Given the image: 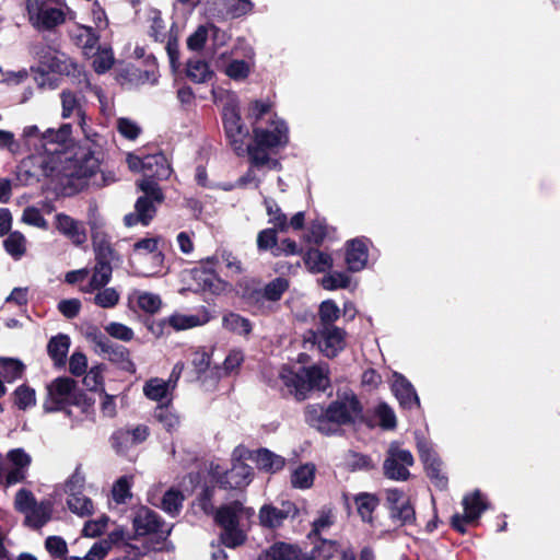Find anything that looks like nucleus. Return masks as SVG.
I'll use <instances>...</instances> for the list:
<instances>
[{
  "label": "nucleus",
  "mask_w": 560,
  "mask_h": 560,
  "mask_svg": "<svg viewBox=\"0 0 560 560\" xmlns=\"http://www.w3.org/2000/svg\"><path fill=\"white\" fill-rule=\"evenodd\" d=\"M354 502L362 521L372 523L373 512L380 503L378 498L370 492H360L354 497Z\"/></svg>",
  "instance_id": "58836bf2"
},
{
  "label": "nucleus",
  "mask_w": 560,
  "mask_h": 560,
  "mask_svg": "<svg viewBox=\"0 0 560 560\" xmlns=\"http://www.w3.org/2000/svg\"><path fill=\"white\" fill-rule=\"evenodd\" d=\"M212 313L207 307H200L196 314L174 313L162 320L163 325L172 327L176 331L187 330L203 326L211 320Z\"/></svg>",
  "instance_id": "393cba45"
},
{
  "label": "nucleus",
  "mask_w": 560,
  "mask_h": 560,
  "mask_svg": "<svg viewBox=\"0 0 560 560\" xmlns=\"http://www.w3.org/2000/svg\"><path fill=\"white\" fill-rule=\"evenodd\" d=\"M325 416L327 420L339 425L355 424L358 422L369 428L374 427L370 419L364 416L363 406L355 395H352L348 402L332 401L327 407Z\"/></svg>",
  "instance_id": "6e6552de"
},
{
  "label": "nucleus",
  "mask_w": 560,
  "mask_h": 560,
  "mask_svg": "<svg viewBox=\"0 0 560 560\" xmlns=\"http://www.w3.org/2000/svg\"><path fill=\"white\" fill-rule=\"evenodd\" d=\"M14 404L19 409L25 410L35 406L36 394L35 390L28 386L21 385L14 392Z\"/></svg>",
  "instance_id": "052dcab7"
},
{
  "label": "nucleus",
  "mask_w": 560,
  "mask_h": 560,
  "mask_svg": "<svg viewBox=\"0 0 560 560\" xmlns=\"http://www.w3.org/2000/svg\"><path fill=\"white\" fill-rule=\"evenodd\" d=\"M128 301L131 305H136L139 310L149 314L159 312L162 306L160 295L141 290L132 291L128 296Z\"/></svg>",
  "instance_id": "f704fd0d"
},
{
  "label": "nucleus",
  "mask_w": 560,
  "mask_h": 560,
  "mask_svg": "<svg viewBox=\"0 0 560 560\" xmlns=\"http://www.w3.org/2000/svg\"><path fill=\"white\" fill-rule=\"evenodd\" d=\"M44 410L52 412L62 409L74 399L75 383L69 377H59L48 386Z\"/></svg>",
  "instance_id": "dca6fc26"
},
{
  "label": "nucleus",
  "mask_w": 560,
  "mask_h": 560,
  "mask_svg": "<svg viewBox=\"0 0 560 560\" xmlns=\"http://www.w3.org/2000/svg\"><path fill=\"white\" fill-rule=\"evenodd\" d=\"M234 456L238 459H250L259 469L268 472L279 471L285 465V459L282 456L268 448L249 451L243 446H238L234 450Z\"/></svg>",
  "instance_id": "a211bd4d"
},
{
  "label": "nucleus",
  "mask_w": 560,
  "mask_h": 560,
  "mask_svg": "<svg viewBox=\"0 0 560 560\" xmlns=\"http://www.w3.org/2000/svg\"><path fill=\"white\" fill-rule=\"evenodd\" d=\"M69 347L70 338L66 335H58L50 339L48 353L56 364L61 365L65 363Z\"/></svg>",
  "instance_id": "49530a36"
},
{
  "label": "nucleus",
  "mask_w": 560,
  "mask_h": 560,
  "mask_svg": "<svg viewBox=\"0 0 560 560\" xmlns=\"http://www.w3.org/2000/svg\"><path fill=\"white\" fill-rule=\"evenodd\" d=\"M72 147V127L70 124L43 131L40 152L49 159H54L57 165H60L67 156L72 154L70 152Z\"/></svg>",
  "instance_id": "39448f33"
},
{
  "label": "nucleus",
  "mask_w": 560,
  "mask_h": 560,
  "mask_svg": "<svg viewBox=\"0 0 560 560\" xmlns=\"http://www.w3.org/2000/svg\"><path fill=\"white\" fill-rule=\"evenodd\" d=\"M267 214L269 215V223L277 230L284 232L288 230V220L276 202L272 200H265Z\"/></svg>",
  "instance_id": "13d9d810"
},
{
  "label": "nucleus",
  "mask_w": 560,
  "mask_h": 560,
  "mask_svg": "<svg viewBox=\"0 0 560 560\" xmlns=\"http://www.w3.org/2000/svg\"><path fill=\"white\" fill-rule=\"evenodd\" d=\"M464 514L455 513L451 517V527L460 535L467 533V524L477 522L481 514L488 510L489 502L481 492L466 494L462 501Z\"/></svg>",
  "instance_id": "ddd939ff"
},
{
  "label": "nucleus",
  "mask_w": 560,
  "mask_h": 560,
  "mask_svg": "<svg viewBox=\"0 0 560 560\" xmlns=\"http://www.w3.org/2000/svg\"><path fill=\"white\" fill-rule=\"evenodd\" d=\"M417 450L427 475L434 469L443 467V462L439 457L438 453L423 436L417 438Z\"/></svg>",
  "instance_id": "c9c22d12"
},
{
  "label": "nucleus",
  "mask_w": 560,
  "mask_h": 560,
  "mask_svg": "<svg viewBox=\"0 0 560 560\" xmlns=\"http://www.w3.org/2000/svg\"><path fill=\"white\" fill-rule=\"evenodd\" d=\"M217 260V257L207 258L199 267L189 271L195 281V285L190 288L192 291L208 292L213 295H221L230 291V284L219 278L213 270Z\"/></svg>",
  "instance_id": "1a4fd4ad"
},
{
  "label": "nucleus",
  "mask_w": 560,
  "mask_h": 560,
  "mask_svg": "<svg viewBox=\"0 0 560 560\" xmlns=\"http://www.w3.org/2000/svg\"><path fill=\"white\" fill-rule=\"evenodd\" d=\"M392 392L404 410L420 408L419 396L410 381L400 373H394Z\"/></svg>",
  "instance_id": "a878e982"
},
{
  "label": "nucleus",
  "mask_w": 560,
  "mask_h": 560,
  "mask_svg": "<svg viewBox=\"0 0 560 560\" xmlns=\"http://www.w3.org/2000/svg\"><path fill=\"white\" fill-rule=\"evenodd\" d=\"M245 534L237 528V526L232 528L223 529L221 534V541L224 546L229 548H235L241 546L245 541Z\"/></svg>",
  "instance_id": "774afa93"
},
{
  "label": "nucleus",
  "mask_w": 560,
  "mask_h": 560,
  "mask_svg": "<svg viewBox=\"0 0 560 560\" xmlns=\"http://www.w3.org/2000/svg\"><path fill=\"white\" fill-rule=\"evenodd\" d=\"M148 428L144 425H138L131 430L119 431L113 436L114 446L118 452H124L122 445L116 444V441L121 440L126 444H138L143 442L148 436Z\"/></svg>",
  "instance_id": "a19ab883"
},
{
  "label": "nucleus",
  "mask_w": 560,
  "mask_h": 560,
  "mask_svg": "<svg viewBox=\"0 0 560 560\" xmlns=\"http://www.w3.org/2000/svg\"><path fill=\"white\" fill-rule=\"evenodd\" d=\"M158 237H145L132 245V250L129 255V260L133 267H142L147 259L154 260V266H162L164 262V255L159 250Z\"/></svg>",
  "instance_id": "4be33fe9"
},
{
  "label": "nucleus",
  "mask_w": 560,
  "mask_h": 560,
  "mask_svg": "<svg viewBox=\"0 0 560 560\" xmlns=\"http://www.w3.org/2000/svg\"><path fill=\"white\" fill-rule=\"evenodd\" d=\"M72 37L85 57H91L94 50L100 46V35L91 26H75L72 32Z\"/></svg>",
  "instance_id": "2f4dec72"
},
{
  "label": "nucleus",
  "mask_w": 560,
  "mask_h": 560,
  "mask_svg": "<svg viewBox=\"0 0 560 560\" xmlns=\"http://www.w3.org/2000/svg\"><path fill=\"white\" fill-rule=\"evenodd\" d=\"M375 416L378 418V425L383 430H394L397 427V419L392 407L382 401L375 407Z\"/></svg>",
  "instance_id": "4d7b16f0"
},
{
  "label": "nucleus",
  "mask_w": 560,
  "mask_h": 560,
  "mask_svg": "<svg viewBox=\"0 0 560 560\" xmlns=\"http://www.w3.org/2000/svg\"><path fill=\"white\" fill-rule=\"evenodd\" d=\"M206 4L218 7L232 18L245 15L253 9L250 0H207Z\"/></svg>",
  "instance_id": "e433bc0d"
},
{
  "label": "nucleus",
  "mask_w": 560,
  "mask_h": 560,
  "mask_svg": "<svg viewBox=\"0 0 560 560\" xmlns=\"http://www.w3.org/2000/svg\"><path fill=\"white\" fill-rule=\"evenodd\" d=\"M339 241L340 236L337 226L329 224L326 218L317 217V248L322 246L328 248Z\"/></svg>",
  "instance_id": "ea45409f"
},
{
  "label": "nucleus",
  "mask_w": 560,
  "mask_h": 560,
  "mask_svg": "<svg viewBox=\"0 0 560 560\" xmlns=\"http://www.w3.org/2000/svg\"><path fill=\"white\" fill-rule=\"evenodd\" d=\"M88 58L92 59V67L98 74L108 71L115 61L113 50L109 46H98L94 50V54Z\"/></svg>",
  "instance_id": "79ce46f5"
},
{
  "label": "nucleus",
  "mask_w": 560,
  "mask_h": 560,
  "mask_svg": "<svg viewBox=\"0 0 560 560\" xmlns=\"http://www.w3.org/2000/svg\"><path fill=\"white\" fill-rule=\"evenodd\" d=\"M187 77L195 83H205L213 77L210 66L200 59H191L186 67Z\"/></svg>",
  "instance_id": "c03bdc74"
},
{
  "label": "nucleus",
  "mask_w": 560,
  "mask_h": 560,
  "mask_svg": "<svg viewBox=\"0 0 560 560\" xmlns=\"http://www.w3.org/2000/svg\"><path fill=\"white\" fill-rule=\"evenodd\" d=\"M148 33L155 42L163 43L171 35L168 34L166 23L162 19V13L158 9H149L147 15Z\"/></svg>",
  "instance_id": "4c0bfd02"
},
{
  "label": "nucleus",
  "mask_w": 560,
  "mask_h": 560,
  "mask_svg": "<svg viewBox=\"0 0 560 560\" xmlns=\"http://www.w3.org/2000/svg\"><path fill=\"white\" fill-rule=\"evenodd\" d=\"M226 52L218 55L215 58L217 67L222 69L223 73L233 81H245L254 68V61L249 58L246 60L232 59L225 62Z\"/></svg>",
  "instance_id": "cd10ccee"
},
{
  "label": "nucleus",
  "mask_w": 560,
  "mask_h": 560,
  "mask_svg": "<svg viewBox=\"0 0 560 560\" xmlns=\"http://www.w3.org/2000/svg\"><path fill=\"white\" fill-rule=\"evenodd\" d=\"M67 504L79 516H90L94 512V504L84 492H71L67 499Z\"/></svg>",
  "instance_id": "a18cd8bd"
},
{
  "label": "nucleus",
  "mask_w": 560,
  "mask_h": 560,
  "mask_svg": "<svg viewBox=\"0 0 560 560\" xmlns=\"http://www.w3.org/2000/svg\"><path fill=\"white\" fill-rule=\"evenodd\" d=\"M100 170L98 158L90 150L80 149L65 159L59 165V175L70 179L82 180L90 184L95 172Z\"/></svg>",
  "instance_id": "20e7f679"
},
{
  "label": "nucleus",
  "mask_w": 560,
  "mask_h": 560,
  "mask_svg": "<svg viewBox=\"0 0 560 560\" xmlns=\"http://www.w3.org/2000/svg\"><path fill=\"white\" fill-rule=\"evenodd\" d=\"M34 54L37 58L38 65L33 67L32 70L36 74L35 80L39 86L46 85V81L44 79L46 74L58 73L74 75L75 72H79L78 66L71 58L49 47L36 49Z\"/></svg>",
  "instance_id": "7ed1b4c3"
},
{
  "label": "nucleus",
  "mask_w": 560,
  "mask_h": 560,
  "mask_svg": "<svg viewBox=\"0 0 560 560\" xmlns=\"http://www.w3.org/2000/svg\"><path fill=\"white\" fill-rule=\"evenodd\" d=\"M33 458L24 448L18 447L10 450L5 455L7 467H2V477L0 486L13 487L23 482L28 469L32 465Z\"/></svg>",
  "instance_id": "f8f14e48"
},
{
  "label": "nucleus",
  "mask_w": 560,
  "mask_h": 560,
  "mask_svg": "<svg viewBox=\"0 0 560 560\" xmlns=\"http://www.w3.org/2000/svg\"><path fill=\"white\" fill-rule=\"evenodd\" d=\"M48 2V0L26 1L28 21L35 28L48 30L65 21L63 12Z\"/></svg>",
  "instance_id": "2eb2a0df"
},
{
  "label": "nucleus",
  "mask_w": 560,
  "mask_h": 560,
  "mask_svg": "<svg viewBox=\"0 0 560 560\" xmlns=\"http://www.w3.org/2000/svg\"><path fill=\"white\" fill-rule=\"evenodd\" d=\"M232 460L233 465L229 471L219 465L212 466L211 471L213 476L219 479L222 487L232 490L248 487L254 477L253 468L244 463L245 459L235 458L234 453L232 454Z\"/></svg>",
  "instance_id": "4468645a"
},
{
  "label": "nucleus",
  "mask_w": 560,
  "mask_h": 560,
  "mask_svg": "<svg viewBox=\"0 0 560 560\" xmlns=\"http://www.w3.org/2000/svg\"><path fill=\"white\" fill-rule=\"evenodd\" d=\"M241 511V505L234 503L232 505L223 506L215 513V521L223 529L237 526V513Z\"/></svg>",
  "instance_id": "864d4df0"
},
{
  "label": "nucleus",
  "mask_w": 560,
  "mask_h": 560,
  "mask_svg": "<svg viewBox=\"0 0 560 560\" xmlns=\"http://www.w3.org/2000/svg\"><path fill=\"white\" fill-rule=\"evenodd\" d=\"M155 417L159 422L166 429L172 432L179 428L180 419L179 416L168 408H164L163 406H159L155 410Z\"/></svg>",
  "instance_id": "bf43d9fd"
},
{
  "label": "nucleus",
  "mask_w": 560,
  "mask_h": 560,
  "mask_svg": "<svg viewBox=\"0 0 560 560\" xmlns=\"http://www.w3.org/2000/svg\"><path fill=\"white\" fill-rule=\"evenodd\" d=\"M91 294L92 303L101 308H114L120 301V293L113 287L96 289Z\"/></svg>",
  "instance_id": "37998d69"
},
{
  "label": "nucleus",
  "mask_w": 560,
  "mask_h": 560,
  "mask_svg": "<svg viewBox=\"0 0 560 560\" xmlns=\"http://www.w3.org/2000/svg\"><path fill=\"white\" fill-rule=\"evenodd\" d=\"M371 245L372 241L366 236H358L346 242L345 261L348 271L359 272L366 267Z\"/></svg>",
  "instance_id": "aec40b11"
},
{
  "label": "nucleus",
  "mask_w": 560,
  "mask_h": 560,
  "mask_svg": "<svg viewBox=\"0 0 560 560\" xmlns=\"http://www.w3.org/2000/svg\"><path fill=\"white\" fill-rule=\"evenodd\" d=\"M277 246H278V244H277L276 228L275 229H265L258 233L257 247L259 250H271V253H272Z\"/></svg>",
  "instance_id": "338daca9"
},
{
  "label": "nucleus",
  "mask_w": 560,
  "mask_h": 560,
  "mask_svg": "<svg viewBox=\"0 0 560 560\" xmlns=\"http://www.w3.org/2000/svg\"><path fill=\"white\" fill-rule=\"evenodd\" d=\"M340 544L337 540L325 539L319 536L317 542V560H331L337 553L340 555Z\"/></svg>",
  "instance_id": "e2e57ef3"
},
{
  "label": "nucleus",
  "mask_w": 560,
  "mask_h": 560,
  "mask_svg": "<svg viewBox=\"0 0 560 560\" xmlns=\"http://www.w3.org/2000/svg\"><path fill=\"white\" fill-rule=\"evenodd\" d=\"M4 248L14 258H20L25 254L26 240L24 235L18 231L10 233L3 242Z\"/></svg>",
  "instance_id": "6e6d98bb"
},
{
  "label": "nucleus",
  "mask_w": 560,
  "mask_h": 560,
  "mask_svg": "<svg viewBox=\"0 0 560 560\" xmlns=\"http://www.w3.org/2000/svg\"><path fill=\"white\" fill-rule=\"evenodd\" d=\"M112 265L109 261H96L88 283L80 287L82 293H93L96 289H102L108 284L112 279Z\"/></svg>",
  "instance_id": "7c9ffc66"
},
{
  "label": "nucleus",
  "mask_w": 560,
  "mask_h": 560,
  "mask_svg": "<svg viewBox=\"0 0 560 560\" xmlns=\"http://www.w3.org/2000/svg\"><path fill=\"white\" fill-rule=\"evenodd\" d=\"M133 528L137 536H152L154 544L153 550L161 549V545L166 541L171 535V527H166L158 514L148 508H140L133 517Z\"/></svg>",
  "instance_id": "423d86ee"
},
{
  "label": "nucleus",
  "mask_w": 560,
  "mask_h": 560,
  "mask_svg": "<svg viewBox=\"0 0 560 560\" xmlns=\"http://www.w3.org/2000/svg\"><path fill=\"white\" fill-rule=\"evenodd\" d=\"M175 388V382L152 377L143 385L144 396L156 402L168 404L172 400V392Z\"/></svg>",
  "instance_id": "c756f323"
},
{
  "label": "nucleus",
  "mask_w": 560,
  "mask_h": 560,
  "mask_svg": "<svg viewBox=\"0 0 560 560\" xmlns=\"http://www.w3.org/2000/svg\"><path fill=\"white\" fill-rule=\"evenodd\" d=\"M104 372L105 366L102 364L93 365L86 371L83 378V384L89 390L104 392Z\"/></svg>",
  "instance_id": "5fc2aeb1"
},
{
  "label": "nucleus",
  "mask_w": 560,
  "mask_h": 560,
  "mask_svg": "<svg viewBox=\"0 0 560 560\" xmlns=\"http://www.w3.org/2000/svg\"><path fill=\"white\" fill-rule=\"evenodd\" d=\"M139 188L145 194V196L137 200L135 208L139 221L143 225H148L155 214L153 201L161 202L163 200V195L156 183L152 179H142L139 183Z\"/></svg>",
  "instance_id": "6ab92c4d"
},
{
  "label": "nucleus",
  "mask_w": 560,
  "mask_h": 560,
  "mask_svg": "<svg viewBox=\"0 0 560 560\" xmlns=\"http://www.w3.org/2000/svg\"><path fill=\"white\" fill-rule=\"evenodd\" d=\"M296 509L291 502H282L280 508L264 505L259 511V520L262 526L273 528L280 526L289 516H294Z\"/></svg>",
  "instance_id": "c85d7f7f"
},
{
  "label": "nucleus",
  "mask_w": 560,
  "mask_h": 560,
  "mask_svg": "<svg viewBox=\"0 0 560 560\" xmlns=\"http://www.w3.org/2000/svg\"><path fill=\"white\" fill-rule=\"evenodd\" d=\"M142 168L144 175L148 177L147 179H151V177L164 179L171 174L167 159L161 153L145 156L143 159Z\"/></svg>",
  "instance_id": "72a5a7b5"
},
{
  "label": "nucleus",
  "mask_w": 560,
  "mask_h": 560,
  "mask_svg": "<svg viewBox=\"0 0 560 560\" xmlns=\"http://www.w3.org/2000/svg\"><path fill=\"white\" fill-rule=\"evenodd\" d=\"M341 310L334 300H325L318 306V317L320 327L336 326L335 323L340 318Z\"/></svg>",
  "instance_id": "de8ad7c7"
},
{
  "label": "nucleus",
  "mask_w": 560,
  "mask_h": 560,
  "mask_svg": "<svg viewBox=\"0 0 560 560\" xmlns=\"http://www.w3.org/2000/svg\"><path fill=\"white\" fill-rule=\"evenodd\" d=\"M222 326L226 330L238 335H248L252 330V325L248 319L235 313H229L222 318Z\"/></svg>",
  "instance_id": "3c124183"
},
{
  "label": "nucleus",
  "mask_w": 560,
  "mask_h": 560,
  "mask_svg": "<svg viewBox=\"0 0 560 560\" xmlns=\"http://www.w3.org/2000/svg\"><path fill=\"white\" fill-rule=\"evenodd\" d=\"M388 510L390 520L398 526L412 525L416 521V511L405 492H388Z\"/></svg>",
  "instance_id": "412c9836"
},
{
  "label": "nucleus",
  "mask_w": 560,
  "mask_h": 560,
  "mask_svg": "<svg viewBox=\"0 0 560 560\" xmlns=\"http://www.w3.org/2000/svg\"><path fill=\"white\" fill-rule=\"evenodd\" d=\"M21 221L27 225L35 226L37 229L47 230L48 222L43 217L39 209L30 206L23 210Z\"/></svg>",
  "instance_id": "0e129e2a"
},
{
  "label": "nucleus",
  "mask_w": 560,
  "mask_h": 560,
  "mask_svg": "<svg viewBox=\"0 0 560 560\" xmlns=\"http://www.w3.org/2000/svg\"><path fill=\"white\" fill-rule=\"evenodd\" d=\"M280 378L296 400H304L315 385V362L312 355L300 353L296 361L282 368Z\"/></svg>",
  "instance_id": "f03ea898"
},
{
  "label": "nucleus",
  "mask_w": 560,
  "mask_h": 560,
  "mask_svg": "<svg viewBox=\"0 0 560 560\" xmlns=\"http://www.w3.org/2000/svg\"><path fill=\"white\" fill-rule=\"evenodd\" d=\"M55 226L59 233H61L77 246L86 242L88 237L84 223L71 218L66 213L56 214Z\"/></svg>",
  "instance_id": "bb28decb"
},
{
  "label": "nucleus",
  "mask_w": 560,
  "mask_h": 560,
  "mask_svg": "<svg viewBox=\"0 0 560 560\" xmlns=\"http://www.w3.org/2000/svg\"><path fill=\"white\" fill-rule=\"evenodd\" d=\"M315 469L311 465L299 467L292 476V483L296 488H310L314 481Z\"/></svg>",
  "instance_id": "680f3d73"
},
{
  "label": "nucleus",
  "mask_w": 560,
  "mask_h": 560,
  "mask_svg": "<svg viewBox=\"0 0 560 560\" xmlns=\"http://www.w3.org/2000/svg\"><path fill=\"white\" fill-rule=\"evenodd\" d=\"M247 119L252 124L254 144L247 145L253 167L242 178L244 184L258 183L257 172L260 167L276 168L278 162L269 158L267 151L284 147L289 141V128L285 121L273 110L268 100H253L248 103Z\"/></svg>",
  "instance_id": "f257e3e1"
},
{
  "label": "nucleus",
  "mask_w": 560,
  "mask_h": 560,
  "mask_svg": "<svg viewBox=\"0 0 560 560\" xmlns=\"http://www.w3.org/2000/svg\"><path fill=\"white\" fill-rule=\"evenodd\" d=\"M14 504L25 515L24 524L31 528L38 529L51 518L50 502H37L32 492H18Z\"/></svg>",
  "instance_id": "0eeeda50"
},
{
  "label": "nucleus",
  "mask_w": 560,
  "mask_h": 560,
  "mask_svg": "<svg viewBox=\"0 0 560 560\" xmlns=\"http://www.w3.org/2000/svg\"><path fill=\"white\" fill-rule=\"evenodd\" d=\"M59 174V165L40 151L23 160L19 166L18 176L24 185L38 182L40 177Z\"/></svg>",
  "instance_id": "9b49d317"
},
{
  "label": "nucleus",
  "mask_w": 560,
  "mask_h": 560,
  "mask_svg": "<svg viewBox=\"0 0 560 560\" xmlns=\"http://www.w3.org/2000/svg\"><path fill=\"white\" fill-rule=\"evenodd\" d=\"M61 101V117L67 119L70 117H78L79 126L82 129L85 138L92 141L96 133H94L88 125L86 116L82 108L80 98L71 91H62L60 94Z\"/></svg>",
  "instance_id": "b1692460"
},
{
  "label": "nucleus",
  "mask_w": 560,
  "mask_h": 560,
  "mask_svg": "<svg viewBox=\"0 0 560 560\" xmlns=\"http://www.w3.org/2000/svg\"><path fill=\"white\" fill-rule=\"evenodd\" d=\"M183 500L182 492H164L160 499L162 509L170 514L178 512Z\"/></svg>",
  "instance_id": "69168bd1"
},
{
  "label": "nucleus",
  "mask_w": 560,
  "mask_h": 560,
  "mask_svg": "<svg viewBox=\"0 0 560 560\" xmlns=\"http://www.w3.org/2000/svg\"><path fill=\"white\" fill-rule=\"evenodd\" d=\"M347 331L337 326L317 329V349L328 359H335L347 346Z\"/></svg>",
  "instance_id": "f3484780"
},
{
  "label": "nucleus",
  "mask_w": 560,
  "mask_h": 560,
  "mask_svg": "<svg viewBox=\"0 0 560 560\" xmlns=\"http://www.w3.org/2000/svg\"><path fill=\"white\" fill-rule=\"evenodd\" d=\"M24 365L22 362L10 358H0V377L11 383L20 378L23 374Z\"/></svg>",
  "instance_id": "603ef678"
},
{
  "label": "nucleus",
  "mask_w": 560,
  "mask_h": 560,
  "mask_svg": "<svg viewBox=\"0 0 560 560\" xmlns=\"http://www.w3.org/2000/svg\"><path fill=\"white\" fill-rule=\"evenodd\" d=\"M323 289L327 291H335L338 289H347L351 283L350 276L345 271H329L320 281Z\"/></svg>",
  "instance_id": "8fccbe9b"
},
{
  "label": "nucleus",
  "mask_w": 560,
  "mask_h": 560,
  "mask_svg": "<svg viewBox=\"0 0 560 560\" xmlns=\"http://www.w3.org/2000/svg\"><path fill=\"white\" fill-rule=\"evenodd\" d=\"M413 465V456L408 450H390L383 468L387 478L406 480L409 477L408 466Z\"/></svg>",
  "instance_id": "5701e85b"
},
{
  "label": "nucleus",
  "mask_w": 560,
  "mask_h": 560,
  "mask_svg": "<svg viewBox=\"0 0 560 560\" xmlns=\"http://www.w3.org/2000/svg\"><path fill=\"white\" fill-rule=\"evenodd\" d=\"M222 117L224 130L231 144L237 154H244L247 152V147L245 148L244 144L248 131L242 122L238 104L234 96L230 97L223 106Z\"/></svg>",
  "instance_id": "9d476101"
},
{
  "label": "nucleus",
  "mask_w": 560,
  "mask_h": 560,
  "mask_svg": "<svg viewBox=\"0 0 560 560\" xmlns=\"http://www.w3.org/2000/svg\"><path fill=\"white\" fill-rule=\"evenodd\" d=\"M244 361V353L238 349H232L225 357L223 364L215 368V375L223 377L235 373Z\"/></svg>",
  "instance_id": "09e8293b"
},
{
  "label": "nucleus",
  "mask_w": 560,
  "mask_h": 560,
  "mask_svg": "<svg viewBox=\"0 0 560 560\" xmlns=\"http://www.w3.org/2000/svg\"><path fill=\"white\" fill-rule=\"evenodd\" d=\"M261 560H306V557L295 545L279 541L265 551Z\"/></svg>",
  "instance_id": "473e14b6"
}]
</instances>
